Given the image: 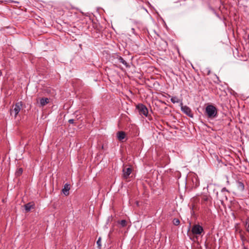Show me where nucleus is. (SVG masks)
<instances>
[{"mask_svg":"<svg viewBox=\"0 0 249 249\" xmlns=\"http://www.w3.org/2000/svg\"><path fill=\"white\" fill-rule=\"evenodd\" d=\"M205 113L208 118L213 119L217 116V109L214 106L209 105L205 108Z\"/></svg>","mask_w":249,"mask_h":249,"instance_id":"nucleus-1","label":"nucleus"},{"mask_svg":"<svg viewBox=\"0 0 249 249\" xmlns=\"http://www.w3.org/2000/svg\"><path fill=\"white\" fill-rule=\"evenodd\" d=\"M201 204L206 206L212 204V198L207 194H202L200 196Z\"/></svg>","mask_w":249,"mask_h":249,"instance_id":"nucleus-2","label":"nucleus"},{"mask_svg":"<svg viewBox=\"0 0 249 249\" xmlns=\"http://www.w3.org/2000/svg\"><path fill=\"white\" fill-rule=\"evenodd\" d=\"M136 108L138 110L140 115L141 116H147L148 111V109L145 106L142 104H138L136 106Z\"/></svg>","mask_w":249,"mask_h":249,"instance_id":"nucleus-3","label":"nucleus"},{"mask_svg":"<svg viewBox=\"0 0 249 249\" xmlns=\"http://www.w3.org/2000/svg\"><path fill=\"white\" fill-rule=\"evenodd\" d=\"M22 107V103L21 102H17L13 109H11L10 114L11 115H14L15 118H16L19 112L20 111Z\"/></svg>","mask_w":249,"mask_h":249,"instance_id":"nucleus-4","label":"nucleus"},{"mask_svg":"<svg viewBox=\"0 0 249 249\" xmlns=\"http://www.w3.org/2000/svg\"><path fill=\"white\" fill-rule=\"evenodd\" d=\"M191 231L193 234L200 235L203 231V228L200 225L196 224L193 226Z\"/></svg>","mask_w":249,"mask_h":249,"instance_id":"nucleus-5","label":"nucleus"},{"mask_svg":"<svg viewBox=\"0 0 249 249\" xmlns=\"http://www.w3.org/2000/svg\"><path fill=\"white\" fill-rule=\"evenodd\" d=\"M182 111L190 117H193V113L188 107L186 106H182L181 107Z\"/></svg>","mask_w":249,"mask_h":249,"instance_id":"nucleus-6","label":"nucleus"},{"mask_svg":"<svg viewBox=\"0 0 249 249\" xmlns=\"http://www.w3.org/2000/svg\"><path fill=\"white\" fill-rule=\"evenodd\" d=\"M132 168L130 167H124L123 169V177L124 179H127L132 172Z\"/></svg>","mask_w":249,"mask_h":249,"instance_id":"nucleus-7","label":"nucleus"},{"mask_svg":"<svg viewBox=\"0 0 249 249\" xmlns=\"http://www.w3.org/2000/svg\"><path fill=\"white\" fill-rule=\"evenodd\" d=\"M49 102V99L48 98H41L39 99V107H43Z\"/></svg>","mask_w":249,"mask_h":249,"instance_id":"nucleus-8","label":"nucleus"},{"mask_svg":"<svg viewBox=\"0 0 249 249\" xmlns=\"http://www.w3.org/2000/svg\"><path fill=\"white\" fill-rule=\"evenodd\" d=\"M125 133L124 131H119L117 133V139L120 141H123L125 137Z\"/></svg>","mask_w":249,"mask_h":249,"instance_id":"nucleus-9","label":"nucleus"},{"mask_svg":"<svg viewBox=\"0 0 249 249\" xmlns=\"http://www.w3.org/2000/svg\"><path fill=\"white\" fill-rule=\"evenodd\" d=\"M70 189V185L69 184H65L64 188L62 189V192L65 196L69 195V190Z\"/></svg>","mask_w":249,"mask_h":249,"instance_id":"nucleus-10","label":"nucleus"},{"mask_svg":"<svg viewBox=\"0 0 249 249\" xmlns=\"http://www.w3.org/2000/svg\"><path fill=\"white\" fill-rule=\"evenodd\" d=\"M118 59L120 62L123 64L126 67H129V66L127 63L122 57L120 56Z\"/></svg>","mask_w":249,"mask_h":249,"instance_id":"nucleus-11","label":"nucleus"},{"mask_svg":"<svg viewBox=\"0 0 249 249\" xmlns=\"http://www.w3.org/2000/svg\"><path fill=\"white\" fill-rule=\"evenodd\" d=\"M237 187L238 189L240 190L241 191H243L244 190V185L243 183L241 181H238L237 182Z\"/></svg>","mask_w":249,"mask_h":249,"instance_id":"nucleus-12","label":"nucleus"},{"mask_svg":"<svg viewBox=\"0 0 249 249\" xmlns=\"http://www.w3.org/2000/svg\"><path fill=\"white\" fill-rule=\"evenodd\" d=\"M118 224L120 225V227L121 228H123L126 226L127 222L125 220H122L120 221H118Z\"/></svg>","mask_w":249,"mask_h":249,"instance_id":"nucleus-13","label":"nucleus"},{"mask_svg":"<svg viewBox=\"0 0 249 249\" xmlns=\"http://www.w3.org/2000/svg\"><path fill=\"white\" fill-rule=\"evenodd\" d=\"M171 101L175 104V103H178L180 102V100L177 97H173L171 99Z\"/></svg>","mask_w":249,"mask_h":249,"instance_id":"nucleus-14","label":"nucleus"},{"mask_svg":"<svg viewBox=\"0 0 249 249\" xmlns=\"http://www.w3.org/2000/svg\"><path fill=\"white\" fill-rule=\"evenodd\" d=\"M24 207L26 211L29 212L31 209L32 205H31L30 203H28L24 205Z\"/></svg>","mask_w":249,"mask_h":249,"instance_id":"nucleus-15","label":"nucleus"},{"mask_svg":"<svg viewBox=\"0 0 249 249\" xmlns=\"http://www.w3.org/2000/svg\"><path fill=\"white\" fill-rule=\"evenodd\" d=\"M22 172H23L22 168H20L17 170L15 174L17 177H18V176H20L22 174Z\"/></svg>","mask_w":249,"mask_h":249,"instance_id":"nucleus-16","label":"nucleus"},{"mask_svg":"<svg viewBox=\"0 0 249 249\" xmlns=\"http://www.w3.org/2000/svg\"><path fill=\"white\" fill-rule=\"evenodd\" d=\"M173 223L174 225L176 226H178L179 224L180 221L178 219V218H174L173 220Z\"/></svg>","mask_w":249,"mask_h":249,"instance_id":"nucleus-17","label":"nucleus"},{"mask_svg":"<svg viewBox=\"0 0 249 249\" xmlns=\"http://www.w3.org/2000/svg\"><path fill=\"white\" fill-rule=\"evenodd\" d=\"M101 237H99L98 239V240L97 241V244L98 245V247L99 248H101Z\"/></svg>","mask_w":249,"mask_h":249,"instance_id":"nucleus-18","label":"nucleus"},{"mask_svg":"<svg viewBox=\"0 0 249 249\" xmlns=\"http://www.w3.org/2000/svg\"><path fill=\"white\" fill-rule=\"evenodd\" d=\"M194 179L195 180V184H194V187L195 188H196L199 185V181H198L197 178H195Z\"/></svg>","mask_w":249,"mask_h":249,"instance_id":"nucleus-19","label":"nucleus"},{"mask_svg":"<svg viewBox=\"0 0 249 249\" xmlns=\"http://www.w3.org/2000/svg\"><path fill=\"white\" fill-rule=\"evenodd\" d=\"M225 192H227L229 193V191H228V190L225 187L222 188V190H221V193H224Z\"/></svg>","mask_w":249,"mask_h":249,"instance_id":"nucleus-20","label":"nucleus"},{"mask_svg":"<svg viewBox=\"0 0 249 249\" xmlns=\"http://www.w3.org/2000/svg\"><path fill=\"white\" fill-rule=\"evenodd\" d=\"M68 122L70 124H73L74 122V120L73 119H70Z\"/></svg>","mask_w":249,"mask_h":249,"instance_id":"nucleus-21","label":"nucleus"},{"mask_svg":"<svg viewBox=\"0 0 249 249\" xmlns=\"http://www.w3.org/2000/svg\"><path fill=\"white\" fill-rule=\"evenodd\" d=\"M225 198L226 200H227V197L226 195H224V196H223V198H222V199H223V198ZM223 200H221V201H223Z\"/></svg>","mask_w":249,"mask_h":249,"instance_id":"nucleus-22","label":"nucleus"},{"mask_svg":"<svg viewBox=\"0 0 249 249\" xmlns=\"http://www.w3.org/2000/svg\"><path fill=\"white\" fill-rule=\"evenodd\" d=\"M163 43H164V44H165V49H166V46H167V43H166V42H165V41H164V42H163Z\"/></svg>","mask_w":249,"mask_h":249,"instance_id":"nucleus-23","label":"nucleus"},{"mask_svg":"<svg viewBox=\"0 0 249 249\" xmlns=\"http://www.w3.org/2000/svg\"><path fill=\"white\" fill-rule=\"evenodd\" d=\"M12 2H15V3H18V2L15 1H11Z\"/></svg>","mask_w":249,"mask_h":249,"instance_id":"nucleus-24","label":"nucleus"},{"mask_svg":"<svg viewBox=\"0 0 249 249\" xmlns=\"http://www.w3.org/2000/svg\"><path fill=\"white\" fill-rule=\"evenodd\" d=\"M116 1H120L121 0H115Z\"/></svg>","mask_w":249,"mask_h":249,"instance_id":"nucleus-25","label":"nucleus"}]
</instances>
